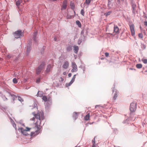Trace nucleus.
<instances>
[{
  "instance_id": "nucleus-2",
  "label": "nucleus",
  "mask_w": 147,
  "mask_h": 147,
  "mask_svg": "<svg viewBox=\"0 0 147 147\" xmlns=\"http://www.w3.org/2000/svg\"><path fill=\"white\" fill-rule=\"evenodd\" d=\"M45 65V62H42L41 64L37 67L36 71V73L37 75H39L41 73V71L42 69Z\"/></svg>"
},
{
  "instance_id": "nucleus-5",
  "label": "nucleus",
  "mask_w": 147,
  "mask_h": 147,
  "mask_svg": "<svg viewBox=\"0 0 147 147\" xmlns=\"http://www.w3.org/2000/svg\"><path fill=\"white\" fill-rule=\"evenodd\" d=\"M72 69L71 70L72 72H76L77 71V66L75 62H72Z\"/></svg>"
},
{
  "instance_id": "nucleus-62",
  "label": "nucleus",
  "mask_w": 147,
  "mask_h": 147,
  "mask_svg": "<svg viewBox=\"0 0 147 147\" xmlns=\"http://www.w3.org/2000/svg\"><path fill=\"white\" fill-rule=\"evenodd\" d=\"M108 0V1H113V0Z\"/></svg>"
},
{
  "instance_id": "nucleus-59",
  "label": "nucleus",
  "mask_w": 147,
  "mask_h": 147,
  "mask_svg": "<svg viewBox=\"0 0 147 147\" xmlns=\"http://www.w3.org/2000/svg\"><path fill=\"white\" fill-rule=\"evenodd\" d=\"M136 67L137 68H138V64H137L136 65Z\"/></svg>"
},
{
  "instance_id": "nucleus-16",
  "label": "nucleus",
  "mask_w": 147,
  "mask_h": 147,
  "mask_svg": "<svg viewBox=\"0 0 147 147\" xmlns=\"http://www.w3.org/2000/svg\"><path fill=\"white\" fill-rule=\"evenodd\" d=\"M78 113L76 112H74L73 113V118L75 120H76L78 117Z\"/></svg>"
},
{
  "instance_id": "nucleus-37",
  "label": "nucleus",
  "mask_w": 147,
  "mask_h": 147,
  "mask_svg": "<svg viewBox=\"0 0 147 147\" xmlns=\"http://www.w3.org/2000/svg\"><path fill=\"white\" fill-rule=\"evenodd\" d=\"M2 98L4 101H6L7 100V98L5 96H2Z\"/></svg>"
},
{
  "instance_id": "nucleus-15",
  "label": "nucleus",
  "mask_w": 147,
  "mask_h": 147,
  "mask_svg": "<svg viewBox=\"0 0 147 147\" xmlns=\"http://www.w3.org/2000/svg\"><path fill=\"white\" fill-rule=\"evenodd\" d=\"M15 98L17 99L18 100L21 102L24 101L23 99L20 96L15 95Z\"/></svg>"
},
{
  "instance_id": "nucleus-27",
  "label": "nucleus",
  "mask_w": 147,
  "mask_h": 147,
  "mask_svg": "<svg viewBox=\"0 0 147 147\" xmlns=\"http://www.w3.org/2000/svg\"><path fill=\"white\" fill-rule=\"evenodd\" d=\"M76 23L79 27H81V23L79 20H77L76 22Z\"/></svg>"
},
{
  "instance_id": "nucleus-63",
  "label": "nucleus",
  "mask_w": 147,
  "mask_h": 147,
  "mask_svg": "<svg viewBox=\"0 0 147 147\" xmlns=\"http://www.w3.org/2000/svg\"><path fill=\"white\" fill-rule=\"evenodd\" d=\"M98 106V105H96V107L97 106Z\"/></svg>"
},
{
  "instance_id": "nucleus-30",
  "label": "nucleus",
  "mask_w": 147,
  "mask_h": 147,
  "mask_svg": "<svg viewBox=\"0 0 147 147\" xmlns=\"http://www.w3.org/2000/svg\"><path fill=\"white\" fill-rule=\"evenodd\" d=\"M92 0H86L85 3L87 4V5H88L90 3Z\"/></svg>"
},
{
  "instance_id": "nucleus-21",
  "label": "nucleus",
  "mask_w": 147,
  "mask_h": 147,
  "mask_svg": "<svg viewBox=\"0 0 147 147\" xmlns=\"http://www.w3.org/2000/svg\"><path fill=\"white\" fill-rule=\"evenodd\" d=\"M31 50V47H30V46H29V45H28L27 46V54H28L30 52V51Z\"/></svg>"
},
{
  "instance_id": "nucleus-28",
  "label": "nucleus",
  "mask_w": 147,
  "mask_h": 147,
  "mask_svg": "<svg viewBox=\"0 0 147 147\" xmlns=\"http://www.w3.org/2000/svg\"><path fill=\"white\" fill-rule=\"evenodd\" d=\"M111 11H109L104 13V15L106 16H109L111 13Z\"/></svg>"
},
{
  "instance_id": "nucleus-57",
  "label": "nucleus",
  "mask_w": 147,
  "mask_h": 147,
  "mask_svg": "<svg viewBox=\"0 0 147 147\" xmlns=\"http://www.w3.org/2000/svg\"><path fill=\"white\" fill-rule=\"evenodd\" d=\"M54 40L55 41H57V38H56L55 37L54 38Z\"/></svg>"
},
{
  "instance_id": "nucleus-56",
  "label": "nucleus",
  "mask_w": 147,
  "mask_h": 147,
  "mask_svg": "<svg viewBox=\"0 0 147 147\" xmlns=\"http://www.w3.org/2000/svg\"><path fill=\"white\" fill-rule=\"evenodd\" d=\"M129 69L130 70H135V69H133V68H130Z\"/></svg>"
},
{
  "instance_id": "nucleus-7",
  "label": "nucleus",
  "mask_w": 147,
  "mask_h": 147,
  "mask_svg": "<svg viewBox=\"0 0 147 147\" xmlns=\"http://www.w3.org/2000/svg\"><path fill=\"white\" fill-rule=\"evenodd\" d=\"M76 74L74 75L72 77L70 82L69 83H66V87L70 86L74 82L76 78Z\"/></svg>"
},
{
  "instance_id": "nucleus-13",
  "label": "nucleus",
  "mask_w": 147,
  "mask_h": 147,
  "mask_svg": "<svg viewBox=\"0 0 147 147\" xmlns=\"http://www.w3.org/2000/svg\"><path fill=\"white\" fill-rule=\"evenodd\" d=\"M69 66V63L67 61L65 62L63 65L62 67L64 69H67Z\"/></svg>"
},
{
  "instance_id": "nucleus-32",
  "label": "nucleus",
  "mask_w": 147,
  "mask_h": 147,
  "mask_svg": "<svg viewBox=\"0 0 147 147\" xmlns=\"http://www.w3.org/2000/svg\"><path fill=\"white\" fill-rule=\"evenodd\" d=\"M142 61L145 64L147 63V59H142Z\"/></svg>"
},
{
  "instance_id": "nucleus-14",
  "label": "nucleus",
  "mask_w": 147,
  "mask_h": 147,
  "mask_svg": "<svg viewBox=\"0 0 147 147\" xmlns=\"http://www.w3.org/2000/svg\"><path fill=\"white\" fill-rule=\"evenodd\" d=\"M113 31L114 32L118 34L119 33V29L118 27L117 26H115L114 27Z\"/></svg>"
},
{
  "instance_id": "nucleus-41",
  "label": "nucleus",
  "mask_w": 147,
  "mask_h": 147,
  "mask_svg": "<svg viewBox=\"0 0 147 147\" xmlns=\"http://www.w3.org/2000/svg\"><path fill=\"white\" fill-rule=\"evenodd\" d=\"M31 129V128H29L27 127H26V129H25L27 131H29Z\"/></svg>"
},
{
  "instance_id": "nucleus-29",
  "label": "nucleus",
  "mask_w": 147,
  "mask_h": 147,
  "mask_svg": "<svg viewBox=\"0 0 147 147\" xmlns=\"http://www.w3.org/2000/svg\"><path fill=\"white\" fill-rule=\"evenodd\" d=\"M95 137H94L92 141V146L93 147H95Z\"/></svg>"
},
{
  "instance_id": "nucleus-45",
  "label": "nucleus",
  "mask_w": 147,
  "mask_h": 147,
  "mask_svg": "<svg viewBox=\"0 0 147 147\" xmlns=\"http://www.w3.org/2000/svg\"><path fill=\"white\" fill-rule=\"evenodd\" d=\"M34 108L36 107V108H37V105L35 103H34Z\"/></svg>"
},
{
  "instance_id": "nucleus-6",
  "label": "nucleus",
  "mask_w": 147,
  "mask_h": 147,
  "mask_svg": "<svg viewBox=\"0 0 147 147\" xmlns=\"http://www.w3.org/2000/svg\"><path fill=\"white\" fill-rule=\"evenodd\" d=\"M38 33L37 32H35L33 33V38L34 41V43L37 44L38 42V40L37 39L36 36L37 35Z\"/></svg>"
},
{
  "instance_id": "nucleus-50",
  "label": "nucleus",
  "mask_w": 147,
  "mask_h": 147,
  "mask_svg": "<svg viewBox=\"0 0 147 147\" xmlns=\"http://www.w3.org/2000/svg\"><path fill=\"white\" fill-rule=\"evenodd\" d=\"M11 122L12 124V123H14L13 121L11 119Z\"/></svg>"
},
{
  "instance_id": "nucleus-33",
  "label": "nucleus",
  "mask_w": 147,
  "mask_h": 147,
  "mask_svg": "<svg viewBox=\"0 0 147 147\" xmlns=\"http://www.w3.org/2000/svg\"><path fill=\"white\" fill-rule=\"evenodd\" d=\"M80 13L83 16H84V10L83 9H81L80 12Z\"/></svg>"
},
{
  "instance_id": "nucleus-54",
  "label": "nucleus",
  "mask_w": 147,
  "mask_h": 147,
  "mask_svg": "<svg viewBox=\"0 0 147 147\" xmlns=\"http://www.w3.org/2000/svg\"><path fill=\"white\" fill-rule=\"evenodd\" d=\"M50 1H57V0H49Z\"/></svg>"
},
{
  "instance_id": "nucleus-42",
  "label": "nucleus",
  "mask_w": 147,
  "mask_h": 147,
  "mask_svg": "<svg viewBox=\"0 0 147 147\" xmlns=\"http://www.w3.org/2000/svg\"><path fill=\"white\" fill-rule=\"evenodd\" d=\"M47 99H48L47 101H49L51 100V98L50 96H49L48 97V98H47Z\"/></svg>"
},
{
  "instance_id": "nucleus-18",
  "label": "nucleus",
  "mask_w": 147,
  "mask_h": 147,
  "mask_svg": "<svg viewBox=\"0 0 147 147\" xmlns=\"http://www.w3.org/2000/svg\"><path fill=\"white\" fill-rule=\"evenodd\" d=\"M119 94V92L117 91H116L114 94V95L113 97L114 100H115Z\"/></svg>"
},
{
  "instance_id": "nucleus-22",
  "label": "nucleus",
  "mask_w": 147,
  "mask_h": 147,
  "mask_svg": "<svg viewBox=\"0 0 147 147\" xmlns=\"http://www.w3.org/2000/svg\"><path fill=\"white\" fill-rule=\"evenodd\" d=\"M67 50L68 51H71L72 49V46L71 45H69L67 47Z\"/></svg>"
},
{
  "instance_id": "nucleus-34",
  "label": "nucleus",
  "mask_w": 147,
  "mask_h": 147,
  "mask_svg": "<svg viewBox=\"0 0 147 147\" xmlns=\"http://www.w3.org/2000/svg\"><path fill=\"white\" fill-rule=\"evenodd\" d=\"M12 57V55L10 54L8 55L7 56V59H9L11 58Z\"/></svg>"
},
{
  "instance_id": "nucleus-24",
  "label": "nucleus",
  "mask_w": 147,
  "mask_h": 147,
  "mask_svg": "<svg viewBox=\"0 0 147 147\" xmlns=\"http://www.w3.org/2000/svg\"><path fill=\"white\" fill-rule=\"evenodd\" d=\"M70 5L71 7V8L72 9H74L75 8V5L74 3L72 2H71L70 4Z\"/></svg>"
},
{
  "instance_id": "nucleus-46",
  "label": "nucleus",
  "mask_w": 147,
  "mask_h": 147,
  "mask_svg": "<svg viewBox=\"0 0 147 147\" xmlns=\"http://www.w3.org/2000/svg\"><path fill=\"white\" fill-rule=\"evenodd\" d=\"M144 24L145 26H147V22L145 21L144 22Z\"/></svg>"
},
{
  "instance_id": "nucleus-25",
  "label": "nucleus",
  "mask_w": 147,
  "mask_h": 147,
  "mask_svg": "<svg viewBox=\"0 0 147 147\" xmlns=\"http://www.w3.org/2000/svg\"><path fill=\"white\" fill-rule=\"evenodd\" d=\"M22 1L21 0H18L16 3V5L18 6L20 5L22 3Z\"/></svg>"
},
{
  "instance_id": "nucleus-44",
  "label": "nucleus",
  "mask_w": 147,
  "mask_h": 147,
  "mask_svg": "<svg viewBox=\"0 0 147 147\" xmlns=\"http://www.w3.org/2000/svg\"><path fill=\"white\" fill-rule=\"evenodd\" d=\"M105 55L106 57H107L109 56V53L107 52H106L105 53Z\"/></svg>"
},
{
  "instance_id": "nucleus-35",
  "label": "nucleus",
  "mask_w": 147,
  "mask_h": 147,
  "mask_svg": "<svg viewBox=\"0 0 147 147\" xmlns=\"http://www.w3.org/2000/svg\"><path fill=\"white\" fill-rule=\"evenodd\" d=\"M111 1H108L107 6L109 8V9H110L111 8V7H110V5L111 4Z\"/></svg>"
},
{
  "instance_id": "nucleus-55",
  "label": "nucleus",
  "mask_w": 147,
  "mask_h": 147,
  "mask_svg": "<svg viewBox=\"0 0 147 147\" xmlns=\"http://www.w3.org/2000/svg\"><path fill=\"white\" fill-rule=\"evenodd\" d=\"M120 0H117V2L118 3H119H119H120Z\"/></svg>"
},
{
  "instance_id": "nucleus-9",
  "label": "nucleus",
  "mask_w": 147,
  "mask_h": 147,
  "mask_svg": "<svg viewBox=\"0 0 147 147\" xmlns=\"http://www.w3.org/2000/svg\"><path fill=\"white\" fill-rule=\"evenodd\" d=\"M53 67V65L49 64L47 65V68L46 69L45 71L47 73H48L49 72L51 71V70L52 69Z\"/></svg>"
},
{
  "instance_id": "nucleus-31",
  "label": "nucleus",
  "mask_w": 147,
  "mask_h": 147,
  "mask_svg": "<svg viewBox=\"0 0 147 147\" xmlns=\"http://www.w3.org/2000/svg\"><path fill=\"white\" fill-rule=\"evenodd\" d=\"M13 82L14 84H16L17 83V80L16 78H14L13 80Z\"/></svg>"
},
{
  "instance_id": "nucleus-23",
  "label": "nucleus",
  "mask_w": 147,
  "mask_h": 147,
  "mask_svg": "<svg viewBox=\"0 0 147 147\" xmlns=\"http://www.w3.org/2000/svg\"><path fill=\"white\" fill-rule=\"evenodd\" d=\"M90 118V114H87L84 117V119L85 120L88 121L89 119Z\"/></svg>"
},
{
  "instance_id": "nucleus-39",
  "label": "nucleus",
  "mask_w": 147,
  "mask_h": 147,
  "mask_svg": "<svg viewBox=\"0 0 147 147\" xmlns=\"http://www.w3.org/2000/svg\"><path fill=\"white\" fill-rule=\"evenodd\" d=\"M40 78H38L37 80H36V82L37 83H39L40 82Z\"/></svg>"
},
{
  "instance_id": "nucleus-61",
  "label": "nucleus",
  "mask_w": 147,
  "mask_h": 147,
  "mask_svg": "<svg viewBox=\"0 0 147 147\" xmlns=\"http://www.w3.org/2000/svg\"><path fill=\"white\" fill-rule=\"evenodd\" d=\"M121 1H124V0H120Z\"/></svg>"
},
{
  "instance_id": "nucleus-58",
  "label": "nucleus",
  "mask_w": 147,
  "mask_h": 147,
  "mask_svg": "<svg viewBox=\"0 0 147 147\" xmlns=\"http://www.w3.org/2000/svg\"><path fill=\"white\" fill-rule=\"evenodd\" d=\"M66 73L65 72H64L63 73V75H65V74H66Z\"/></svg>"
},
{
  "instance_id": "nucleus-64",
  "label": "nucleus",
  "mask_w": 147,
  "mask_h": 147,
  "mask_svg": "<svg viewBox=\"0 0 147 147\" xmlns=\"http://www.w3.org/2000/svg\"><path fill=\"white\" fill-rule=\"evenodd\" d=\"M68 18H70L68 17Z\"/></svg>"
},
{
  "instance_id": "nucleus-8",
  "label": "nucleus",
  "mask_w": 147,
  "mask_h": 147,
  "mask_svg": "<svg viewBox=\"0 0 147 147\" xmlns=\"http://www.w3.org/2000/svg\"><path fill=\"white\" fill-rule=\"evenodd\" d=\"M18 130L20 131L24 135L27 136L28 134L27 132V131L22 127L19 128L18 129Z\"/></svg>"
},
{
  "instance_id": "nucleus-4",
  "label": "nucleus",
  "mask_w": 147,
  "mask_h": 147,
  "mask_svg": "<svg viewBox=\"0 0 147 147\" xmlns=\"http://www.w3.org/2000/svg\"><path fill=\"white\" fill-rule=\"evenodd\" d=\"M137 103L133 102L130 104V110L131 112H133L136 110L137 108Z\"/></svg>"
},
{
  "instance_id": "nucleus-53",
  "label": "nucleus",
  "mask_w": 147,
  "mask_h": 147,
  "mask_svg": "<svg viewBox=\"0 0 147 147\" xmlns=\"http://www.w3.org/2000/svg\"><path fill=\"white\" fill-rule=\"evenodd\" d=\"M112 91H113V92L114 91V90H115V88H112Z\"/></svg>"
},
{
  "instance_id": "nucleus-48",
  "label": "nucleus",
  "mask_w": 147,
  "mask_h": 147,
  "mask_svg": "<svg viewBox=\"0 0 147 147\" xmlns=\"http://www.w3.org/2000/svg\"><path fill=\"white\" fill-rule=\"evenodd\" d=\"M60 79H61V82H63L64 80L61 77L60 78Z\"/></svg>"
},
{
  "instance_id": "nucleus-1",
  "label": "nucleus",
  "mask_w": 147,
  "mask_h": 147,
  "mask_svg": "<svg viewBox=\"0 0 147 147\" xmlns=\"http://www.w3.org/2000/svg\"><path fill=\"white\" fill-rule=\"evenodd\" d=\"M32 114L34 117H33L31 120L34 121L36 118V119L37 120L35 123V127L39 130L41 124V122L44 119L43 113L42 111H41L37 114H35L34 112L32 113Z\"/></svg>"
},
{
  "instance_id": "nucleus-17",
  "label": "nucleus",
  "mask_w": 147,
  "mask_h": 147,
  "mask_svg": "<svg viewBox=\"0 0 147 147\" xmlns=\"http://www.w3.org/2000/svg\"><path fill=\"white\" fill-rule=\"evenodd\" d=\"M74 53L77 54L78 51L79 50V48L77 46L75 45L74 46Z\"/></svg>"
},
{
  "instance_id": "nucleus-52",
  "label": "nucleus",
  "mask_w": 147,
  "mask_h": 147,
  "mask_svg": "<svg viewBox=\"0 0 147 147\" xmlns=\"http://www.w3.org/2000/svg\"><path fill=\"white\" fill-rule=\"evenodd\" d=\"M81 42H80V41L78 40V44L79 45H80V44L81 43Z\"/></svg>"
},
{
  "instance_id": "nucleus-11",
  "label": "nucleus",
  "mask_w": 147,
  "mask_h": 147,
  "mask_svg": "<svg viewBox=\"0 0 147 147\" xmlns=\"http://www.w3.org/2000/svg\"><path fill=\"white\" fill-rule=\"evenodd\" d=\"M130 28L131 30V33L132 35L133 36H134L135 35V32L134 29V25H131L130 26Z\"/></svg>"
},
{
  "instance_id": "nucleus-40",
  "label": "nucleus",
  "mask_w": 147,
  "mask_h": 147,
  "mask_svg": "<svg viewBox=\"0 0 147 147\" xmlns=\"http://www.w3.org/2000/svg\"><path fill=\"white\" fill-rule=\"evenodd\" d=\"M84 30H82L81 34V35L84 36Z\"/></svg>"
},
{
  "instance_id": "nucleus-10",
  "label": "nucleus",
  "mask_w": 147,
  "mask_h": 147,
  "mask_svg": "<svg viewBox=\"0 0 147 147\" xmlns=\"http://www.w3.org/2000/svg\"><path fill=\"white\" fill-rule=\"evenodd\" d=\"M67 1L66 0H64L63 3V4L61 7V10L65 9H66L67 6Z\"/></svg>"
},
{
  "instance_id": "nucleus-43",
  "label": "nucleus",
  "mask_w": 147,
  "mask_h": 147,
  "mask_svg": "<svg viewBox=\"0 0 147 147\" xmlns=\"http://www.w3.org/2000/svg\"><path fill=\"white\" fill-rule=\"evenodd\" d=\"M142 67V65L141 64H138V68H140Z\"/></svg>"
},
{
  "instance_id": "nucleus-60",
  "label": "nucleus",
  "mask_w": 147,
  "mask_h": 147,
  "mask_svg": "<svg viewBox=\"0 0 147 147\" xmlns=\"http://www.w3.org/2000/svg\"><path fill=\"white\" fill-rule=\"evenodd\" d=\"M22 124V125L23 126H24V123H22V124Z\"/></svg>"
},
{
  "instance_id": "nucleus-36",
  "label": "nucleus",
  "mask_w": 147,
  "mask_h": 147,
  "mask_svg": "<svg viewBox=\"0 0 147 147\" xmlns=\"http://www.w3.org/2000/svg\"><path fill=\"white\" fill-rule=\"evenodd\" d=\"M138 36H139V38H142L143 37V35L142 33H140L138 34Z\"/></svg>"
},
{
  "instance_id": "nucleus-26",
  "label": "nucleus",
  "mask_w": 147,
  "mask_h": 147,
  "mask_svg": "<svg viewBox=\"0 0 147 147\" xmlns=\"http://www.w3.org/2000/svg\"><path fill=\"white\" fill-rule=\"evenodd\" d=\"M42 99L45 102L47 101L48 99L47 96H42Z\"/></svg>"
},
{
  "instance_id": "nucleus-38",
  "label": "nucleus",
  "mask_w": 147,
  "mask_h": 147,
  "mask_svg": "<svg viewBox=\"0 0 147 147\" xmlns=\"http://www.w3.org/2000/svg\"><path fill=\"white\" fill-rule=\"evenodd\" d=\"M12 124L13 125V127L16 129V124L15 123H12Z\"/></svg>"
},
{
  "instance_id": "nucleus-3",
  "label": "nucleus",
  "mask_w": 147,
  "mask_h": 147,
  "mask_svg": "<svg viewBox=\"0 0 147 147\" xmlns=\"http://www.w3.org/2000/svg\"><path fill=\"white\" fill-rule=\"evenodd\" d=\"M22 32L21 30H18L15 32L13 33L15 38L18 39L22 36Z\"/></svg>"
},
{
  "instance_id": "nucleus-12",
  "label": "nucleus",
  "mask_w": 147,
  "mask_h": 147,
  "mask_svg": "<svg viewBox=\"0 0 147 147\" xmlns=\"http://www.w3.org/2000/svg\"><path fill=\"white\" fill-rule=\"evenodd\" d=\"M6 93L7 96H11L13 98V100H14V99H15V95L13 94H11L10 92L7 91L6 92Z\"/></svg>"
},
{
  "instance_id": "nucleus-19",
  "label": "nucleus",
  "mask_w": 147,
  "mask_h": 147,
  "mask_svg": "<svg viewBox=\"0 0 147 147\" xmlns=\"http://www.w3.org/2000/svg\"><path fill=\"white\" fill-rule=\"evenodd\" d=\"M43 94V93L42 91H38L37 94L38 96L41 97L42 96Z\"/></svg>"
},
{
  "instance_id": "nucleus-49",
  "label": "nucleus",
  "mask_w": 147,
  "mask_h": 147,
  "mask_svg": "<svg viewBox=\"0 0 147 147\" xmlns=\"http://www.w3.org/2000/svg\"><path fill=\"white\" fill-rule=\"evenodd\" d=\"M109 147H115V145L113 144H111L110 146H109Z\"/></svg>"
},
{
  "instance_id": "nucleus-51",
  "label": "nucleus",
  "mask_w": 147,
  "mask_h": 147,
  "mask_svg": "<svg viewBox=\"0 0 147 147\" xmlns=\"http://www.w3.org/2000/svg\"><path fill=\"white\" fill-rule=\"evenodd\" d=\"M27 81V79H25L24 80V83L26 82Z\"/></svg>"
},
{
  "instance_id": "nucleus-20",
  "label": "nucleus",
  "mask_w": 147,
  "mask_h": 147,
  "mask_svg": "<svg viewBox=\"0 0 147 147\" xmlns=\"http://www.w3.org/2000/svg\"><path fill=\"white\" fill-rule=\"evenodd\" d=\"M136 7V5L135 4H133L132 5V7L133 9L132 12L134 14L135 13V9Z\"/></svg>"
},
{
  "instance_id": "nucleus-47",
  "label": "nucleus",
  "mask_w": 147,
  "mask_h": 147,
  "mask_svg": "<svg viewBox=\"0 0 147 147\" xmlns=\"http://www.w3.org/2000/svg\"><path fill=\"white\" fill-rule=\"evenodd\" d=\"M72 74L71 73H69L68 74V76L69 77H70L71 76Z\"/></svg>"
}]
</instances>
